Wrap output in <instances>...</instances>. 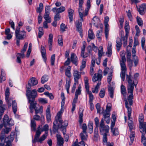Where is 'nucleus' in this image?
<instances>
[{"label": "nucleus", "mask_w": 146, "mask_h": 146, "mask_svg": "<svg viewBox=\"0 0 146 146\" xmlns=\"http://www.w3.org/2000/svg\"><path fill=\"white\" fill-rule=\"evenodd\" d=\"M49 14L45 13L44 15V18L45 19V21H47L48 23L51 22V18L49 16Z\"/></svg>", "instance_id": "obj_42"}, {"label": "nucleus", "mask_w": 146, "mask_h": 146, "mask_svg": "<svg viewBox=\"0 0 146 146\" xmlns=\"http://www.w3.org/2000/svg\"><path fill=\"white\" fill-rule=\"evenodd\" d=\"M31 128L33 130L35 131L36 130V123L35 121L31 120Z\"/></svg>", "instance_id": "obj_55"}, {"label": "nucleus", "mask_w": 146, "mask_h": 146, "mask_svg": "<svg viewBox=\"0 0 146 146\" xmlns=\"http://www.w3.org/2000/svg\"><path fill=\"white\" fill-rule=\"evenodd\" d=\"M32 47V44L30 43L29 44V48L27 52L26 56L27 57H29V56L30 54L31 51Z\"/></svg>", "instance_id": "obj_53"}, {"label": "nucleus", "mask_w": 146, "mask_h": 146, "mask_svg": "<svg viewBox=\"0 0 146 146\" xmlns=\"http://www.w3.org/2000/svg\"><path fill=\"white\" fill-rule=\"evenodd\" d=\"M101 133L103 135V141L105 143L107 141V136L109 135V127L108 125H105L104 123V119L102 118L99 127Z\"/></svg>", "instance_id": "obj_2"}, {"label": "nucleus", "mask_w": 146, "mask_h": 146, "mask_svg": "<svg viewBox=\"0 0 146 146\" xmlns=\"http://www.w3.org/2000/svg\"><path fill=\"white\" fill-rule=\"evenodd\" d=\"M0 140H1L0 146H9L8 144H9V145H11L10 143H9L7 142H5V137L4 135H3L2 137H0Z\"/></svg>", "instance_id": "obj_21"}, {"label": "nucleus", "mask_w": 146, "mask_h": 146, "mask_svg": "<svg viewBox=\"0 0 146 146\" xmlns=\"http://www.w3.org/2000/svg\"><path fill=\"white\" fill-rule=\"evenodd\" d=\"M14 138V134L13 133H12V134H11L10 136V137H9L8 138L7 137L6 138V139H9V140L7 141V142L9 143H11V142L13 140Z\"/></svg>", "instance_id": "obj_57"}, {"label": "nucleus", "mask_w": 146, "mask_h": 146, "mask_svg": "<svg viewBox=\"0 0 146 146\" xmlns=\"http://www.w3.org/2000/svg\"><path fill=\"white\" fill-rule=\"evenodd\" d=\"M86 61L85 59H83L82 62V65L80 66V70H82L84 69L86 66Z\"/></svg>", "instance_id": "obj_61"}, {"label": "nucleus", "mask_w": 146, "mask_h": 146, "mask_svg": "<svg viewBox=\"0 0 146 146\" xmlns=\"http://www.w3.org/2000/svg\"><path fill=\"white\" fill-rule=\"evenodd\" d=\"M71 59L72 62L76 65L77 64L78 58L76 55L74 53L71 54Z\"/></svg>", "instance_id": "obj_23"}, {"label": "nucleus", "mask_w": 146, "mask_h": 146, "mask_svg": "<svg viewBox=\"0 0 146 146\" xmlns=\"http://www.w3.org/2000/svg\"><path fill=\"white\" fill-rule=\"evenodd\" d=\"M112 45L111 43H109L108 47V52L106 53L108 54V56L109 57H110L112 54Z\"/></svg>", "instance_id": "obj_31"}, {"label": "nucleus", "mask_w": 146, "mask_h": 146, "mask_svg": "<svg viewBox=\"0 0 146 146\" xmlns=\"http://www.w3.org/2000/svg\"><path fill=\"white\" fill-rule=\"evenodd\" d=\"M52 38L53 35L52 34H50L49 35L48 39V46L49 50H51L52 46Z\"/></svg>", "instance_id": "obj_15"}, {"label": "nucleus", "mask_w": 146, "mask_h": 146, "mask_svg": "<svg viewBox=\"0 0 146 146\" xmlns=\"http://www.w3.org/2000/svg\"><path fill=\"white\" fill-rule=\"evenodd\" d=\"M132 76H131L127 75L126 80L128 82V84H134V82L132 80Z\"/></svg>", "instance_id": "obj_44"}, {"label": "nucleus", "mask_w": 146, "mask_h": 146, "mask_svg": "<svg viewBox=\"0 0 146 146\" xmlns=\"http://www.w3.org/2000/svg\"><path fill=\"white\" fill-rule=\"evenodd\" d=\"M134 89V84H128L127 86V90L128 93L130 94L128 97V100L129 102L128 103L127 100L126 99L125 100V106L127 110V113H128L129 118L131 116V113L132 109L131 106L133 104V91Z\"/></svg>", "instance_id": "obj_1"}, {"label": "nucleus", "mask_w": 146, "mask_h": 146, "mask_svg": "<svg viewBox=\"0 0 146 146\" xmlns=\"http://www.w3.org/2000/svg\"><path fill=\"white\" fill-rule=\"evenodd\" d=\"M58 42L59 45L61 46H63V39L61 35H59L58 36Z\"/></svg>", "instance_id": "obj_52"}, {"label": "nucleus", "mask_w": 146, "mask_h": 146, "mask_svg": "<svg viewBox=\"0 0 146 146\" xmlns=\"http://www.w3.org/2000/svg\"><path fill=\"white\" fill-rule=\"evenodd\" d=\"M5 128L2 130L0 136V137H3V135H4L5 137V134H8L11 130V129L10 127H6L5 125Z\"/></svg>", "instance_id": "obj_20"}, {"label": "nucleus", "mask_w": 146, "mask_h": 146, "mask_svg": "<svg viewBox=\"0 0 146 146\" xmlns=\"http://www.w3.org/2000/svg\"><path fill=\"white\" fill-rule=\"evenodd\" d=\"M68 122L67 120L64 121L63 122H62H62L61 123H59L60 125H58V127L60 126L64 127H66L68 125Z\"/></svg>", "instance_id": "obj_51"}, {"label": "nucleus", "mask_w": 146, "mask_h": 146, "mask_svg": "<svg viewBox=\"0 0 146 146\" xmlns=\"http://www.w3.org/2000/svg\"><path fill=\"white\" fill-rule=\"evenodd\" d=\"M46 117L48 122L51 120V115L50 113V110L48 108L46 111Z\"/></svg>", "instance_id": "obj_32"}, {"label": "nucleus", "mask_w": 146, "mask_h": 146, "mask_svg": "<svg viewBox=\"0 0 146 146\" xmlns=\"http://www.w3.org/2000/svg\"><path fill=\"white\" fill-rule=\"evenodd\" d=\"M125 29L126 33V34L125 36H128L129 31V28L128 26V24L127 23H126L125 25Z\"/></svg>", "instance_id": "obj_50"}, {"label": "nucleus", "mask_w": 146, "mask_h": 146, "mask_svg": "<svg viewBox=\"0 0 146 146\" xmlns=\"http://www.w3.org/2000/svg\"><path fill=\"white\" fill-rule=\"evenodd\" d=\"M76 27L77 28V30L80 33V35H81L82 32V23L81 22H80V20H78L76 21Z\"/></svg>", "instance_id": "obj_22"}, {"label": "nucleus", "mask_w": 146, "mask_h": 146, "mask_svg": "<svg viewBox=\"0 0 146 146\" xmlns=\"http://www.w3.org/2000/svg\"><path fill=\"white\" fill-rule=\"evenodd\" d=\"M27 88L26 95L30 104V108L31 109L33 108V106H34V104H32V103L35 102V98L37 96V92L35 89H34L31 91L30 88L27 87Z\"/></svg>", "instance_id": "obj_5"}, {"label": "nucleus", "mask_w": 146, "mask_h": 146, "mask_svg": "<svg viewBox=\"0 0 146 146\" xmlns=\"http://www.w3.org/2000/svg\"><path fill=\"white\" fill-rule=\"evenodd\" d=\"M128 119L129 120V121L128 122V125L130 131H131L132 129H135V127L133 124V121L130 120L131 115L130 116V118H129L128 117Z\"/></svg>", "instance_id": "obj_26"}, {"label": "nucleus", "mask_w": 146, "mask_h": 146, "mask_svg": "<svg viewBox=\"0 0 146 146\" xmlns=\"http://www.w3.org/2000/svg\"><path fill=\"white\" fill-rule=\"evenodd\" d=\"M98 54L99 57H101L103 56L104 54L103 52V48L102 46H100L99 47L98 49Z\"/></svg>", "instance_id": "obj_43"}, {"label": "nucleus", "mask_w": 146, "mask_h": 146, "mask_svg": "<svg viewBox=\"0 0 146 146\" xmlns=\"http://www.w3.org/2000/svg\"><path fill=\"white\" fill-rule=\"evenodd\" d=\"M137 20L138 25L139 26L142 25L143 24V21L139 17H137Z\"/></svg>", "instance_id": "obj_64"}, {"label": "nucleus", "mask_w": 146, "mask_h": 146, "mask_svg": "<svg viewBox=\"0 0 146 146\" xmlns=\"http://www.w3.org/2000/svg\"><path fill=\"white\" fill-rule=\"evenodd\" d=\"M116 46L117 50V51H119L120 50L122 45L121 40L119 38H117L116 40Z\"/></svg>", "instance_id": "obj_33"}, {"label": "nucleus", "mask_w": 146, "mask_h": 146, "mask_svg": "<svg viewBox=\"0 0 146 146\" xmlns=\"http://www.w3.org/2000/svg\"><path fill=\"white\" fill-rule=\"evenodd\" d=\"M38 30V36L39 38H40L43 35V28L42 27H39Z\"/></svg>", "instance_id": "obj_58"}, {"label": "nucleus", "mask_w": 146, "mask_h": 146, "mask_svg": "<svg viewBox=\"0 0 146 146\" xmlns=\"http://www.w3.org/2000/svg\"><path fill=\"white\" fill-rule=\"evenodd\" d=\"M61 112L59 111L57 113L55 117V121L53 122V130L54 131H57L58 128L60 127H58V125H60L59 123L62 122V119L60 115Z\"/></svg>", "instance_id": "obj_9"}, {"label": "nucleus", "mask_w": 146, "mask_h": 146, "mask_svg": "<svg viewBox=\"0 0 146 146\" xmlns=\"http://www.w3.org/2000/svg\"><path fill=\"white\" fill-rule=\"evenodd\" d=\"M80 138L82 141L87 140L88 138V135L87 132H82L80 134Z\"/></svg>", "instance_id": "obj_24"}, {"label": "nucleus", "mask_w": 146, "mask_h": 146, "mask_svg": "<svg viewBox=\"0 0 146 146\" xmlns=\"http://www.w3.org/2000/svg\"><path fill=\"white\" fill-rule=\"evenodd\" d=\"M28 44V43L26 42L25 43L23 48L21 51V53H18L16 55L17 57V62L19 63H21V58H24L25 56V55L24 54V52L26 51V49L27 48Z\"/></svg>", "instance_id": "obj_8"}, {"label": "nucleus", "mask_w": 146, "mask_h": 146, "mask_svg": "<svg viewBox=\"0 0 146 146\" xmlns=\"http://www.w3.org/2000/svg\"><path fill=\"white\" fill-rule=\"evenodd\" d=\"M12 107L13 111L14 113H16L17 110V104L15 101H13L12 102Z\"/></svg>", "instance_id": "obj_39"}, {"label": "nucleus", "mask_w": 146, "mask_h": 146, "mask_svg": "<svg viewBox=\"0 0 146 146\" xmlns=\"http://www.w3.org/2000/svg\"><path fill=\"white\" fill-rule=\"evenodd\" d=\"M48 79V76L46 75H44L41 78V82L43 84L46 82H47Z\"/></svg>", "instance_id": "obj_49"}, {"label": "nucleus", "mask_w": 146, "mask_h": 146, "mask_svg": "<svg viewBox=\"0 0 146 146\" xmlns=\"http://www.w3.org/2000/svg\"><path fill=\"white\" fill-rule=\"evenodd\" d=\"M120 55L121 56V60H120V65L121 67L120 76L122 79L123 81L125 79V76L127 70L126 66L125 64L126 60L125 53L124 52H121Z\"/></svg>", "instance_id": "obj_4"}, {"label": "nucleus", "mask_w": 146, "mask_h": 146, "mask_svg": "<svg viewBox=\"0 0 146 146\" xmlns=\"http://www.w3.org/2000/svg\"><path fill=\"white\" fill-rule=\"evenodd\" d=\"M100 21L99 19L97 17H94L92 20V23L98 27V25L99 24Z\"/></svg>", "instance_id": "obj_35"}, {"label": "nucleus", "mask_w": 146, "mask_h": 146, "mask_svg": "<svg viewBox=\"0 0 146 146\" xmlns=\"http://www.w3.org/2000/svg\"><path fill=\"white\" fill-rule=\"evenodd\" d=\"M93 123L92 121H89L88 123V129L89 132L90 133H92L93 132Z\"/></svg>", "instance_id": "obj_29"}, {"label": "nucleus", "mask_w": 146, "mask_h": 146, "mask_svg": "<svg viewBox=\"0 0 146 146\" xmlns=\"http://www.w3.org/2000/svg\"><path fill=\"white\" fill-rule=\"evenodd\" d=\"M10 95L9 89L8 88H7L5 91V98L6 102L7 103L9 108H10L11 105V102L12 101L11 99H9V97Z\"/></svg>", "instance_id": "obj_11"}, {"label": "nucleus", "mask_w": 146, "mask_h": 146, "mask_svg": "<svg viewBox=\"0 0 146 146\" xmlns=\"http://www.w3.org/2000/svg\"><path fill=\"white\" fill-rule=\"evenodd\" d=\"M20 27H17L15 31V36L16 40V44L20 45V40L23 39L26 36V32L24 31H20Z\"/></svg>", "instance_id": "obj_6"}, {"label": "nucleus", "mask_w": 146, "mask_h": 146, "mask_svg": "<svg viewBox=\"0 0 146 146\" xmlns=\"http://www.w3.org/2000/svg\"><path fill=\"white\" fill-rule=\"evenodd\" d=\"M91 0H88L87 2V7L85 9L84 16L87 15L88 13L89 9L90 7V1Z\"/></svg>", "instance_id": "obj_36"}, {"label": "nucleus", "mask_w": 146, "mask_h": 146, "mask_svg": "<svg viewBox=\"0 0 146 146\" xmlns=\"http://www.w3.org/2000/svg\"><path fill=\"white\" fill-rule=\"evenodd\" d=\"M68 17L70 19V22H71L73 20V15L74 11L71 8H69L68 10Z\"/></svg>", "instance_id": "obj_27"}, {"label": "nucleus", "mask_w": 146, "mask_h": 146, "mask_svg": "<svg viewBox=\"0 0 146 146\" xmlns=\"http://www.w3.org/2000/svg\"><path fill=\"white\" fill-rule=\"evenodd\" d=\"M141 142L143 145L146 146V138L145 134H142L141 136Z\"/></svg>", "instance_id": "obj_56"}, {"label": "nucleus", "mask_w": 146, "mask_h": 146, "mask_svg": "<svg viewBox=\"0 0 146 146\" xmlns=\"http://www.w3.org/2000/svg\"><path fill=\"white\" fill-rule=\"evenodd\" d=\"M43 8V4L42 3H40L39 5V7H38L36 9V11L37 13H40L42 11Z\"/></svg>", "instance_id": "obj_47"}, {"label": "nucleus", "mask_w": 146, "mask_h": 146, "mask_svg": "<svg viewBox=\"0 0 146 146\" xmlns=\"http://www.w3.org/2000/svg\"><path fill=\"white\" fill-rule=\"evenodd\" d=\"M1 123H3V126L4 125H9L11 126L13 125L14 124L13 121L11 119H9L8 115H5L3 119V121H1Z\"/></svg>", "instance_id": "obj_10"}, {"label": "nucleus", "mask_w": 146, "mask_h": 146, "mask_svg": "<svg viewBox=\"0 0 146 146\" xmlns=\"http://www.w3.org/2000/svg\"><path fill=\"white\" fill-rule=\"evenodd\" d=\"M70 79L68 78L66 79L65 85L66 89L68 93H69V89L70 86Z\"/></svg>", "instance_id": "obj_38"}, {"label": "nucleus", "mask_w": 146, "mask_h": 146, "mask_svg": "<svg viewBox=\"0 0 146 146\" xmlns=\"http://www.w3.org/2000/svg\"><path fill=\"white\" fill-rule=\"evenodd\" d=\"M61 96L62 99V101L61 102V108L60 112L61 113L63 112L64 108V104L65 100V98L64 97V93L63 92H62L61 93Z\"/></svg>", "instance_id": "obj_14"}, {"label": "nucleus", "mask_w": 146, "mask_h": 146, "mask_svg": "<svg viewBox=\"0 0 146 146\" xmlns=\"http://www.w3.org/2000/svg\"><path fill=\"white\" fill-rule=\"evenodd\" d=\"M144 115L142 113L139 115V121L140 123L143 122Z\"/></svg>", "instance_id": "obj_63"}, {"label": "nucleus", "mask_w": 146, "mask_h": 146, "mask_svg": "<svg viewBox=\"0 0 146 146\" xmlns=\"http://www.w3.org/2000/svg\"><path fill=\"white\" fill-rule=\"evenodd\" d=\"M131 133L130 134L129 137L130 138L131 144L129 143V145H130L133 143L135 136V133L134 131H130Z\"/></svg>", "instance_id": "obj_37"}, {"label": "nucleus", "mask_w": 146, "mask_h": 146, "mask_svg": "<svg viewBox=\"0 0 146 146\" xmlns=\"http://www.w3.org/2000/svg\"><path fill=\"white\" fill-rule=\"evenodd\" d=\"M110 115H107L105 114H103L104 120H105L106 123L109 124L110 122Z\"/></svg>", "instance_id": "obj_46"}, {"label": "nucleus", "mask_w": 146, "mask_h": 146, "mask_svg": "<svg viewBox=\"0 0 146 146\" xmlns=\"http://www.w3.org/2000/svg\"><path fill=\"white\" fill-rule=\"evenodd\" d=\"M121 93L124 98H125L126 95V91L125 87L123 85L121 86Z\"/></svg>", "instance_id": "obj_34"}, {"label": "nucleus", "mask_w": 146, "mask_h": 146, "mask_svg": "<svg viewBox=\"0 0 146 146\" xmlns=\"http://www.w3.org/2000/svg\"><path fill=\"white\" fill-rule=\"evenodd\" d=\"M66 9L65 7L64 6H61L58 8L54 7L53 8L52 10L54 13L56 12L58 13H61L64 11Z\"/></svg>", "instance_id": "obj_13"}, {"label": "nucleus", "mask_w": 146, "mask_h": 146, "mask_svg": "<svg viewBox=\"0 0 146 146\" xmlns=\"http://www.w3.org/2000/svg\"><path fill=\"white\" fill-rule=\"evenodd\" d=\"M38 83V80L35 78L32 77L28 82L29 85L31 86L36 85Z\"/></svg>", "instance_id": "obj_16"}, {"label": "nucleus", "mask_w": 146, "mask_h": 146, "mask_svg": "<svg viewBox=\"0 0 146 146\" xmlns=\"http://www.w3.org/2000/svg\"><path fill=\"white\" fill-rule=\"evenodd\" d=\"M38 101L41 104H45L48 103L47 100L45 98H40L38 99Z\"/></svg>", "instance_id": "obj_54"}, {"label": "nucleus", "mask_w": 146, "mask_h": 146, "mask_svg": "<svg viewBox=\"0 0 146 146\" xmlns=\"http://www.w3.org/2000/svg\"><path fill=\"white\" fill-rule=\"evenodd\" d=\"M41 131H40V126H39L37 130L36 131L34 138L32 140V142L33 143H35L36 142H38L41 143H42V141L46 139L47 136V133H45V134L43 135L39 138L40 135L41 134Z\"/></svg>", "instance_id": "obj_7"}, {"label": "nucleus", "mask_w": 146, "mask_h": 146, "mask_svg": "<svg viewBox=\"0 0 146 146\" xmlns=\"http://www.w3.org/2000/svg\"><path fill=\"white\" fill-rule=\"evenodd\" d=\"M127 37L128 36H125L123 38H121L123 41V44L124 46H126L127 45Z\"/></svg>", "instance_id": "obj_60"}, {"label": "nucleus", "mask_w": 146, "mask_h": 146, "mask_svg": "<svg viewBox=\"0 0 146 146\" xmlns=\"http://www.w3.org/2000/svg\"><path fill=\"white\" fill-rule=\"evenodd\" d=\"M70 70L71 67L68 66L65 71V75L68 77H70L71 76Z\"/></svg>", "instance_id": "obj_41"}, {"label": "nucleus", "mask_w": 146, "mask_h": 146, "mask_svg": "<svg viewBox=\"0 0 146 146\" xmlns=\"http://www.w3.org/2000/svg\"><path fill=\"white\" fill-rule=\"evenodd\" d=\"M73 77L75 82L78 83V80L81 78V73L76 70H74L73 71Z\"/></svg>", "instance_id": "obj_12"}, {"label": "nucleus", "mask_w": 146, "mask_h": 146, "mask_svg": "<svg viewBox=\"0 0 146 146\" xmlns=\"http://www.w3.org/2000/svg\"><path fill=\"white\" fill-rule=\"evenodd\" d=\"M32 104H34V106H33V108H32L31 109L30 108V106H29V109L30 110V112L31 113H33L34 111V109H35L36 114H37L40 111V110L39 109H37V108L36 107V102H35L34 103H32Z\"/></svg>", "instance_id": "obj_19"}, {"label": "nucleus", "mask_w": 146, "mask_h": 146, "mask_svg": "<svg viewBox=\"0 0 146 146\" xmlns=\"http://www.w3.org/2000/svg\"><path fill=\"white\" fill-rule=\"evenodd\" d=\"M139 127L140 128V131L141 133L143 132L146 130V123L143 122L140 123Z\"/></svg>", "instance_id": "obj_30"}, {"label": "nucleus", "mask_w": 146, "mask_h": 146, "mask_svg": "<svg viewBox=\"0 0 146 146\" xmlns=\"http://www.w3.org/2000/svg\"><path fill=\"white\" fill-rule=\"evenodd\" d=\"M56 137L57 140V145L58 146H62L64 142L63 138L59 135H57Z\"/></svg>", "instance_id": "obj_18"}, {"label": "nucleus", "mask_w": 146, "mask_h": 146, "mask_svg": "<svg viewBox=\"0 0 146 146\" xmlns=\"http://www.w3.org/2000/svg\"><path fill=\"white\" fill-rule=\"evenodd\" d=\"M102 78V72L101 70H99L97 73H95L92 78V81L94 82L99 81L96 86L94 88H92V92L93 93H97L98 92V89L101 85V83L100 82Z\"/></svg>", "instance_id": "obj_3"}, {"label": "nucleus", "mask_w": 146, "mask_h": 146, "mask_svg": "<svg viewBox=\"0 0 146 146\" xmlns=\"http://www.w3.org/2000/svg\"><path fill=\"white\" fill-rule=\"evenodd\" d=\"M113 135H117L119 134V132L117 128H115L111 130Z\"/></svg>", "instance_id": "obj_59"}, {"label": "nucleus", "mask_w": 146, "mask_h": 146, "mask_svg": "<svg viewBox=\"0 0 146 146\" xmlns=\"http://www.w3.org/2000/svg\"><path fill=\"white\" fill-rule=\"evenodd\" d=\"M41 52L44 61L45 62L46 59V50L43 46H41Z\"/></svg>", "instance_id": "obj_28"}, {"label": "nucleus", "mask_w": 146, "mask_h": 146, "mask_svg": "<svg viewBox=\"0 0 146 146\" xmlns=\"http://www.w3.org/2000/svg\"><path fill=\"white\" fill-rule=\"evenodd\" d=\"M84 84L85 86L87 92H91L89 90V85L88 83V77L86 76L84 77Z\"/></svg>", "instance_id": "obj_17"}, {"label": "nucleus", "mask_w": 146, "mask_h": 146, "mask_svg": "<svg viewBox=\"0 0 146 146\" xmlns=\"http://www.w3.org/2000/svg\"><path fill=\"white\" fill-rule=\"evenodd\" d=\"M88 37L90 39L94 38L95 37L92 30L91 29H90L88 31Z\"/></svg>", "instance_id": "obj_45"}, {"label": "nucleus", "mask_w": 146, "mask_h": 146, "mask_svg": "<svg viewBox=\"0 0 146 146\" xmlns=\"http://www.w3.org/2000/svg\"><path fill=\"white\" fill-rule=\"evenodd\" d=\"M44 94L48 97L50 99L52 100L54 99V96L51 93H49L48 92H45Z\"/></svg>", "instance_id": "obj_62"}, {"label": "nucleus", "mask_w": 146, "mask_h": 146, "mask_svg": "<svg viewBox=\"0 0 146 146\" xmlns=\"http://www.w3.org/2000/svg\"><path fill=\"white\" fill-rule=\"evenodd\" d=\"M111 109V105L110 103H108L106 107V110L103 112V114H105L107 115L110 114V111Z\"/></svg>", "instance_id": "obj_25"}, {"label": "nucleus", "mask_w": 146, "mask_h": 146, "mask_svg": "<svg viewBox=\"0 0 146 146\" xmlns=\"http://www.w3.org/2000/svg\"><path fill=\"white\" fill-rule=\"evenodd\" d=\"M108 91L110 97L112 98L113 96L114 89L113 87H109L108 88Z\"/></svg>", "instance_id": "obj_48"}, {"label": "nucleus", "mask_w": 146, "mask_h": 146, "mask_svg": "<svg viewBox=\"0 0 146 146\" xmlns=\"http://www.w3.org/2000/svg\"><path fill=\"white\" fill-rule=\"evenodd\" d=\"M105 32L106 37V38H107L108 35V32L109 29V26L108 23L105 24Z\"/></svg>", "instance_id": "obj_40"}]
</instances>
